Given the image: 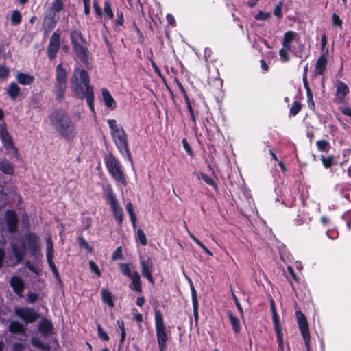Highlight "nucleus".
<instances>
[{
	"instance_id": "1",
	"label": "nucleus",
	"mask_w": 351,
	"mask_h": 351,
	"mask_svg": "<svg viewBox=\"0 0 351 351\" xmlns=\"http://www.w3.org/2000/svg\"><path fill=\"white\" fill-rule=\"evenodd\" d=\"M71 89L75 95L80 99L86 98L87 104L92 112H94V93L89 84L88 73L79 68L74 70L71 80Z\"/></svg>"
},
{
	"instance_id": "2",
	"label": "nucleus",
	"mask_w": 351,
	"mask_h": 351,
	"mask_svg": "<svg viewBox=\"0 0 351 351\" xmlns=\"http://www.w3.org/2000/svg\"><path fill=\"white\" fill-rule=\"evenodd\" d=\"M11 247L17 263L22 261L27 250L36 258H39L43 256L39 243V237L34 233L25 234L19 242H12Z\"/></svg>"
},
{
	"instance_id": "3",
	"label": "nucleus",
	"mask_w": 351,
	"mask_h": 351,
	"mask_svg": "<svg viewBox=\"0 0 351 351\" xmlns=\"http://www.w3.org/2000/svg\"><path fill=\"white\" fill-rule=\"evenodd\" d=\"M50 121L61 137L70 141L76 136L75 124L66 112L62 110L53 112L50 116Z\"/></svg>"
},
{
	"instance_id": "4",
	"label": "nucleus",
	"mask_w": 351,
	"mask_h": 351,
	"mask_svg": "<svg viewBox=\"0 0 351 351\" xmlns=\"http://www.w3.org/2000/svg\"><path fill=\"white\" fill-rule=\"evenodd\" d=\"M108 123L116 147L122 156H125L130 162H132V156L128 147L126 132L121 125L117 123V121L114 119H108Z\"/></svg>"
},
{
	"instance_id": "5",
	"label": "nucleus",
	"mask_w": 351,
	"mask_h": 351,
	"mask_svg": "<svg viewBox=\"0 0 351 351\" xmlns=\"http://www.w3.org/2000/svg\"><path fill=\"white\" fill-rule=\"evenodd\" d=\"M64 10L63 0H53L48 6L44 16L43 29L45 32H51L60 19V13Z\"/></svg>"
},
{
	"instance_id": "6",
	"label": "nucleus",
	"mask_w": 351,
	"mask_h": 351,
	"mask_svg": "<svg viewBox=\"0 0 351 351\" xmlns=\"http://www.w3.org/2000/svg\"><path fill=\"white\" fill-rule=\"evenodd\" d=\"M104 162L108 173L114 181L125 186L128 182L119 160L112 154H108L104 156Z\"/></svg>"
},
{
	"instance_id": "7",
	"label": "nucleus",
	"mask_w": 351,
	"mask_h": 351,
	"mask_svg": "<svg viewBox=\"0 0 351 351\" xmlns=\"http://www.w3.org/2000/svg\"><path fill=\"white\" fill-rule=\"evenodd\" d=\"M154 324L157 342L160 351H165L169 337L162 314L160 310L154 311Z\"/></svg>"
},
{
	"instance_id": "8",
	"label": "nucleus",
	"mask_w": 351,
	"mask_h": 351,
	"mask_svg": "<svg viewBox=\"0 0 351 351\" xmlns=\"http://www.w3.org/2000/svg\"><path fill=\"white\" fill-rule=\"evenodd\" d=\"M103 191L113 212L116 221L119 224L122 223L123 220V211L118 203L112 186L110 184L104 185L103 186Z\"/></svg>"
},
{
	"instance_id": "9",
	"label": "nucleus",
	"mask_w": 351,
	"mask_h": 351,
	"mask_svg": "<svg viewBox=\"0 0 351 351\" xmlns=\"http://www.w3.org/2000/svg\"><path fill=\"white\" fill-rule=\"evenodd\" d=\"M71 38L75 52L78 58L84 64H88V49L86 47V43L82 37V34L77 30L72 31Z\"/></svg>"
},
{
	"instance_id": "10",
	"label": "nucleus",
	"mask_w": 351,
	"mask_h": 351,
	"mask_svg": "<svg viewBox=\"0 0 351 351\" xmlns=\"http://www.w3.org/2000/svg\"><path fill=\"white\" fill-rule=\"evenodd\" d=\"M295 316L298 321V327L304 341L307 351H309L311 338L307 320L301 311H297L295 312Z\"/></svg>"
},
{
	"instance_id": "11",
	"label": "nucleus",
	"mask_w": 351,
	"mask_h": 351,
	"mask_svg": "<svg viewBox=\"0 0 351 351\" xmlns=\"http://www.w3.org/2000/svg\"><path fill=\"white\" fill-rule=\"evenodd\" d=\"M14 313L25 323H32L40 317L39 313L32 308H15Z\"/></svg>"
},
{
	"instance_id": "12",
	"label": "nucleus",
	"mask_w": 351,
	"mask_h": 351,
	"mask_svg": "<svg viewBox=\"0 0 351 351\" xmlns=\"http://www.w3.org/2000/svg\"><path fill=\"white\" fill-rule=\"evenodd\" d=\"M335 102L337 104L344 103L350 91L348 86L342 81L337 80L335 83Z\"/></svg>"
},
{
	"instance_id": "13",
	"label": "nucleus",
	"mask_w": 351,
	"mask_h": 351,
	"mask_svg": "<svg viewBox=\"0 0 351 351\" xmlns=\"http://www.w3.org/2000/svg\"><path fill=\"white\" fill-rule=\"evenodd\" d=\"M60 35L57 32L52 34L49 46L47 47V56L50 59H53L60 49Z\"/></svg>"
},
{
	"instance_id": "14",
	"label": "nucleus",
	"mask_w": 351,
	"mask_h": 351,
	"mask_svg": "<svg viewBox=\"0 0 351 351\" xmlns=\"http://www.w3.org/2000/svg\"><path fill=\"white\" fill-rule=\"evenodd\" d=\"M0 136L3 142V147L6 149V150L14 151L16 152L12 138L7 131L5 123L0 124Z\"/></svg>"
},
{
	"instance_id": "15",
	"label": "nucleus",
	"mask_w": 351,
	"mask_h": 351,
	"mask_svg": "<svg viewBox=\"0 0 351 351\" xmlns=\"http://www.w3.org/2000/svg\"><path fill=\"white\" fill-rule=\"evenodd\" d=\"M5 221L8 229L10 232H14L16 230L18 218L16 213L13 210H7L5 213Z\"/></svg>"
},
{
	"instance_id": "16",
	"label": "nucleus",
	"mask_w": 351,
	"mask_h": 351,
	"mask_svg": "<svg viewBox=\"0 0 351 351\" xmlns=\"http://www.w3.org/2000/svg\"><path fill=\"white\" fill-rule=\"evenodd\" d=\"M327 65V51H324L321 53L320 56L317 59L315 69H314V75H321L324 73L326 70Z\"/></svg>"
},
{
	"instance_id": "17",
	"label": "nucleus",
	"mask_w": 351,
	"mask_h": 351,
	"mask_svg": "<svg viewBox=\"0 0 351 351\" xmlns=\"http://www.w3.org/2000/svg\"><path fill=\"white\" fill-rule=\"evenodd\" d=\"M153 262L151 259L147 261H141V267L143 276L146 278L151 283H154V278L152 275V269L153 267Z\"/></svg>"
},
{
	"instance_id": "18",
	"label": "nucleus",
	"mask_w": 351,
	"mask_h": 351,
	"mask_svg": "<svg viewBox=\"0 0 351 351\" xmlns=\"http://www.w3.org/2000/svg\"><path fill=\"white\" fill-rule=\"evenodd\" d=\"M66 86L67 82H55L53 93L56 95V99L58 100L62 101L63 99Z\"/></svg>"
},
{
	"instance_id": "19",
	"label": "nucleus",
	"mask_w": 351,
	"mask_h": 351,
	"mask_svg": "<svg viewBox=\"0 0 351 351\" xmlns=\"http://www.w3.org/2000/svg\"><path fill=\"white\" fill-rule=\"evenodd\" d=\"M140 278L141 277L139 274L136 271H133L132 276L130 278L132 282L130 285V288L138 293L142 292V287Z\"/></svg>"
},
{
	"instance_id": "20",
	"label": "nucleus",
	"mask_w": 351,
	"mask_h": 351,
	"mask_svg": "<svg viewBox=\"0 0 351 351\" xmlns=\"http://www.w3.org/2000/svg\"><path fill=\"white\" fill-rule=\"evenodd\" d=\"M10 285L16 294L20 296L22 295L24 283L21 278L17 276L12 277L10 280Z\"/></svg>"
},
{
	"instance_id": "21",
	"label": "nucleus",
	"mask_w": 351,
	"mask_h": 351,
	"mask_svg": "<svg viewBox=\"0 0 351 351\" xmlns=\"http://www.w3.org/2000/svg\"><path fill=\"white\" fill-rule=\"evenodd\" d=\"M102 97L104 101L105 105L110 108L111 110H114L116 108V102L112 97L110 92L106 89H102Z\"/></svg>"
},
{
	"instance_id": "22",
	"label": "nucleus",
	"mask_w": 351,
	"mask_h": 351,
	"mask_svg": "<svg viewBox=\"0 0 351 351\" xmlns=\"http://www.w3.org/2000/svg\"><path fill=\"white\" fill-rule=\"evenodd\" d=\"M56 82H67V75L68 72L66 69L63 67L62 63L59 64L56 66Z\"/></svg>"
},
{
	"instance_id": "23",
	"label": "nucleus",
	"mask_w": 351,
	"mask_h": 351,
	"mask_svg": "<svg viewBox=\"0 0 351 351\" xmlns=\"http://www.w3.org/2000/svg\"><path fill=\"white\" fill-rule=\"evenodd\" d=\"M18 82L22 85H30L34 82V77L33 75L26 74L24 73H19L16 77Z\"/></svg>"
},
{
	"instance_id": "24",
	"label": "nucleus",
	"mask_w": 351,
	"mask_h": 351,
	"mask_svg": "<svg viewBox=\"0 0 351 351\" xmlns=\"http://www.w3.org/2000/svg\"><path fill=\"white\" fill-rule=\"evenodd\" d=\"M227 315L230 322V324L232 325V330H233L234 332L236 334L239 333V332L241 330V325H240L239 319L237 317H235L233 315V313L230 311H227Z\"/></svg>"
},
{
	"instance_id": "25",
	"label": "nucleus",
	"mask_w": 351,
	"mask_h": 351,
	"mask_svg": "<svg viewBox=\"0 0 351 351\" xmlns=\"http://www.w3.org/2000/svg\"><path fill=\"white\" fill-rule=\"evenodd\" d=\"M38 330L44 335H47L51 332L53 325L51 322L44 319L42 320L38 325Z\"/></svg>"
},
{
	"instance_id": "26",
	"label": "nucleus",
	"mask_w": 351,
	"mask_h": 351,
	"mask_svg": "<svg viewBox=\"0 0 351 351\" xmlns=\"http://www.w3.org/2000/svg\"><path fill=\"white\" fill-rule=\"evenodd\" d=\"M20 93V88L15 82H12L10 84L8 89L7 94L9 97H10L12 99H15Z\"/></svg>"
},
{
	"instance_id": "27",
	"label": "nucleus",
	"mask_w": 351,
	"mask_h": 351,
	"mask_svg": "<svg viewBox=\"0 0 351 351\" xmlns=\"http://www.w3.org/2000/svg\"><path fill=\"white\" fill-rule=\"evenodd\" d=\"M0 170L5 174L12 175L14 173V167L8 160L0 162Z\"/></svg>"
},
{
	"instance_id": "28",
	"label": "nucleus",
	"mask_w": 351,
	"mask_h": 351,
	"mask_svg": "<svg viewBox=\"0 0 351 351\" xmlns=\"http://www.w3.org/2000/svg\"><path fill=\"white\" fill-rule=\"evenodd\" d=\"M46 251H47L46 257H47V261L53 260L54 250H53V241H52L51 237H49L47 239Z\"/></svg>"
},
{
	"instance_id": "29",
	"label": "nucleus",
	"mask_w": 351,
	"mask_h": 351,
	"mask_svg": "<svg viewBox=\"0 0 351 351\" xmlns=\"http://www.w3.org/2000/svg\"><path fill=\"white\" fill-rule=\"evenodd\" d=\"M191 294H192V301H193V313L195 319L197 321L198 317V301H197V295L195 288L191 286Z\"/></svg>"
},
{
	"instance_id": "30",
	"label": "nucleus",
	"mask_w": 351,
	"mask_h": 351,
	"mask_svg": "<svg viewBox=\"0 0 351 351\" xmlns=\"http://www.w3.org/2000/svg\"><path fill=\"white\" fill-rule=\"evenodd\" d=\"M198 179L204 180L207 184L213 187L215 190L217 189V186L215 180L207 176L206 173L202 172H199L197 173Z\"/></svg>"
},
{
	"instance_id": "31",
	"label": "nucleus",
	"mask_w": 351,
	"mask_h": 351,
	"mask_svg": "<svg viewBox=\"0 0 351 351\" xmlns=\"http://www.w3.org/2000/svg\"><path fill=\"white\" fill-rule=\"evenodd\" d=\"M9 329L11 332H16L19 334H24L25 330L23 326L19 322L12 321L9 326Z\"/></svg>"
},
{
	"instance_id": "32",
	"label": "nucleus",
	"mask_w": 351,
	"mask_h": 351,
	"mask_svg": "<svg viewBox=\"0 0 351 351\" xmlns=\"http://www.w3.org/2000/svg\"><path fill=\"white\" fill-rule=\"evenodd\" d=\"M101 298H102L104 302L107 304L110 307L114 306V303L112 300L111 293L108 290H107L106 289H102Z\"/></svg>"
},
{
	"instance_id": "33",
	"label": "nucleus",
	"mask_w": 351,
	"mask_h": 351,
	"mask_svg": "<svg viewBox=\"0 0 351 351\" xmlns=\"http://www.w3.org/2000/svg\"><path fill=\"white\" fill-rule=\"evenodd\" d=\"M273 312H272V321L274 325V330L276 333L282 332V329L281 326L280 325V319L276 311V310L272 306Z\"/></svg>"
},
{
	"instance_id": "34",
	"label": "nucleus",
	"mask_w": 351,
	"mask_h": 351,
	"mask_svg": "<svg viewBox=\"0 0 351 351\" xmlns=\"http://www.w3.org/2000/svg\"><path fill=\"white\" fill-rule=\"evenodd\" d=\"M104 19L109 20L114 17V13L112 12L111 5L109 1H105L104 2Z\"/></svg>"
},
{
	"instance_id": "35",
	"label": "nucleus",
	"mask_w": 351,
	"mask_h": 351,
	"mask_svg": "<svg viewBox=\"0 0 351 351\" xmlns=\"http://www.w3.org/2000/svg\"><path fill=\"white\" fill-rule=\"evenodd\" d=\"M32 344L36 348H40L45 350H49V346L47 344H45L40 341L38 337H33L31 340Z\"/></svg>"
},
{
	"instance_id": "36",
	"label": "nucleus",
	"mask_w": 351,
	"mask_h": 351,
	"mask_svg": "<svg viewBox=\"0 0 351 351\" xmlns=\"http://www.w3.org/2000/svg\"><path fill=\"white\" fill-rule=\"evenodd\" d=\"M125 209L127 210V212L129 214V216H130V219L131 220V222L132 223V226L134 228L136 227V215L133 211V208H132V204L131 202H129L127 204L126 206H125Z\"/></svg>"
},
{
	"instance_id": "37",
	"label": "nucleus",
	"mask_w": 351,
	"mask_h": 351,
	"mask_svg": "<svg viewBox=\"0 0 351 351\" xmlns=\"http://www.w3.org/2000/svg\"><path fill=\"white\" fill-rule=\"evenodd\" d=\"M271 16V14L270 12H265L261 10H259L258 13L254 16V19L256 21H267Z\"/></svg>"
},
{
	"instance_id": "38",
	"label": "nucleus",
	"mask_w": 351,
	"mask_h": 351,
	"mask_svg": "<svg viewBox=\"0 0 351 351\" xmlns=\"http://www.w3.org/2000/svg\"><path fill=\"white\" fill-rule=\"evenodd\" d=\"M21 21V14L19 10H14L11 16V22L12 25H16Z\"/></svg>"
},
{
	"instance_id": "39",
	"label": "nucleus",
	"mask_w": 351,
	"mask_h": 351,
	"mask_svg": "<svg viewBox=\"0 0 351 351\" xmlns=\"http://www.w3.org/2000/svg\"><path fill=\"white\" fill-rule=\"evenodd\" d=\"M120 268L123 274L129 277L130 278L132 276V273L131 271V267L129 264L127 263H120Z\"/></svg>"
},
{
	"instance_id": "40",
	"label": "nucleus",
	"mask_w": 351,
	"mask_h": 351,
	"mask_svg": "<svg viewBox=\"0 0 351 351\" xmlns=\"http://www.w3.org/2000/svg\"><path fill=\"white\" fill-rule=\"evenodd\" d=\"M316 145L317 149L322 152H327L330 148L329 143L325 140L317 141L316 142Z\"/></svg>"
},
{
	"instance_id": "41",
	"label": "nucleus",
	"mask_w": 351,
	"mask_h": 351,
	"mask_svg": "<svg viewBox=\"0 0 351 351\" xmlns=\"http://www.w3.org/2000/svg\"><path fill=\"white\" fill-rule=\"evenodd\" d=\"M321 161L324 166L325 168L328 169L330 168L334 162V157L332 156H329L327 158L324 157L323 156H321Z\"/></svg>"
},
{
	"instance_id": "42",
	"label": "nucleus",
	"mask_w": 351,
	"mask_h": 351,
	"mask_svg": "<svg viewBox=\"0 0 351 351\" xmlns=\"http://www.w3.org/2000/svg\"><path fill=\"white\" fill-rule=\"evenodd\" d=\"M297 34L293 31H288L285 33L283 36V41L292 43L293 40L295 38Z\"/></svg>"
},
{
	"instance_id": "43",
	"label": "nucleus",
	"mask_w": 351,
	"mask_h": 351,
	"mask_svg": "<svg viewBox=\"0 0 351 351\" xmlns=\"http://www.w3.org/2000/svg\"><path fill=\"white\" fill-rule=\"evenodd\" d=\"M301 109H302L301 104L298 101H295V102H293V104H292V106L290 108L289 113L291 115L295 116L301 110Z\"/></svg>"
},
{
	"instance_id": "44",
	"label": "nucleus",
	"mask_w": 351,
	"mask_h": 351,
	"mask_svg": "<svg viewBox=\"0 0 351 351\" xmlns=\"http://www.w3.org/2000/svg\"><path fill=\"white\" fill-rule=\"evenodd\" d=\"M291 52V51L286 50L284 48H281L279 51V56L280 60L283 62H287L289 60V53Z\"/></svg>"
},
{
	"instance_id": "45",
	"label": "nucleus",
	"mask_w": 351,
	"mask_h": 351,
	"mask_svg": "<svg viewBox=\"0 0 351 351\" xmlns=\"http://www.w3.org/2000/svg\"><path fill=\"white\" fill-rule=\"evenodd\" d=\"M342 23L343 21L340 19L339 16L336 14L333 13L332 15V25L333 27H338L339 28L342 27Z\"/></svg>"
},
{
	"instance_id": "46",
	"label": "nucleus",
	"mask_w": 351,
	"mask_h": 351,
	"mask_svg": "<svg viewBox=\"0 0 351 351\" xmlns=\"http://www.w3.org/2000/svg\"><path fill=\"white\" fill-rule=\"evenodd\" d=\"M77 241L80 247L86 249L88 252H93V247L88 245L83 237H79Z\"/></svg>"
},
{
	"instance_id": "47",
	"label": "nucleus",
	"mask_w": 351,
	"mask_h": 351,
	"mask_svg": "<svg viewBox=\"0 0 351 351\" xmlns=\"http://www.w3.org/2000/svg\"><path fill=\"white\" fill-rule=\"evenodd\" d=\"M306 97H307L308 107L310 109L314 110L315 109V103L313 101V93L311 90V88H307V90H306Z\"/></svg>"
},
{
	"instance_id": "48",
	"label": "nucleus",
	"mask_w": 351,
	"mask_h": 351,
	"mask_svg": "<svg viewBox=\"0 0 351 351\" xmlns=\"http://www.w3.org/2000/svg\"><path fill=\"white\" fill-rule=\"evenodd\" d=\"M137 238L138 241L141 243L142 245H147V238L146 236L142 229H138L137 231Z\"/></svg>"
},
{
	"instance_id": "49",
	"label": "nucleus",
	"mask_w": 351,
	"mask_h": 351,
	"mask_svg": "<svg viewBox=\"0 0 351 351\" xmlns=\"http://www.w3.org/2000/svg\"><path fill=\"white\" fill-rule=\"evenodd\" d=\"M88 264H89V267H90V271L94 273L95 274L97 275V276L98 277H100L101 274V271H100V269L98 267V266L95 264V263L93 261H90L88 262Z\"/></svg>"
},
{
	"instance_id": "50",
	"label": "nucleus",
	"mask_w": 351,
	"mask_h": 351,
	"mask_svg": "<svg viewBox=\"0 0 351 351\" xmlns=\"http://www.w3.org/2000/svg\"><path fill=\"white\" fill-rule=\"evenodd\" d=\"M123 258V250L122 247H118L112 255V259L116 261Z\"/></svg>"
},
{
	"instance_id": "51",
	"label": "nucleus",
	"mask_w": 351,
	"mask_h": 351,
	"mask_svg": "<svg viewBox=\"0 0 351 351\" xmlns=\"http://www.w3.org/2000/svg\"><path fill=\"white\" fill-rule=\"evenodd\" d=\"M117 323L119 328H120V330L121 331V337L120 342L122 343L125 341V338L126 336V332H125V327H124V323L123 321H121V320H118L117 322Z\"/></svg>"
},
{
	"instance_id": "52",
	"label": "nucleus",
	"mask_w": 351,
	"mask_h": 351,
	"mask_svg": "<svg viewBox=\"0 0 351 351\" xmlns=\"http://www.w3.org/2000/svg\"><path fill=\"white\" fill-rule=\"evenodd\" d=\"M97 333L99 337L104 341H108L109 337L107 333L102 329L100 324L97 325Z\"/></svg>"
},
{
	"instance_id": "53",
	"label": "nucleus",
	"mask_w": 351,
	"mask_h": 351,
	"mask_svg": "<svg viewBox=\"0 0 351 351\" xmlns=\"http://www.w3.org/2000/svg\"><path fill=\"white\" fill-rule=\"evenodd\" d=\"M282 2L280 1L274 9V14L278 18L280 19L282 16Z\"/></svg>"
},
{
	"instance_id": "54",
	"label": "nucleus",
	"mask_w": 351,
	"mask_h": 351,
	"mask_svg": "<svg viewBox=\"0 0 351 351\" xmlns=\"http://www.w3.org/2000/svg\"><path fill=\"white\" fill-rule=\"evenodd\" d=\"M191 239L199 245L204 252L208 249L199 239H197L189 230H187Z\"/></svg>"
},
{
	"instance_id": "55",
	"label": "nucleus",
	"mask_w": 351,
	"mask_h": 351,
	"mask_svg": "<svg viewBox=\"0 0 351 351\" xmlns=\"http://www.w3.org/2000/svg\"><path fill=\"white\" fill-rule=\"evenodd\" d=\"M184 98L185 102L186 104L187 108L190 112L191 117L193 119V121H195L194 113H193V108H192V106H191V104L190 102L189 97L188 95H185V97H184Z\"/></svg>"
},
{
	"instance_id": "56",
	"label": "nucleus",
	"mask_w": 351,
	"mask_h": 351,
	"mask_svg": "<svg viewBox=\"0 0 351 351\" xmlns=\"http://www.w3.org/2000/svg\"><path fill=\"white\" fill-rule=\"evenodd\" d=\"M93 8L95 12L97 17H101L103 15L102 10L97 1H93Z\"/></svg>"
},
{
	"instance_id": "57",
	"label": "nucleus",
	"mask_w": 351,
	"mask_h": 351,
	"mask_svg": "<svg viewBox=\"0 0 351 351\" xmlns=\"http://www.w3.org/2000/svg\"><path fill=\"white\" fill-rule=\"evenodd\" d=\"M26 267L32 272L36 274H39L40 272V269L37 268L34 264H32L29 261L25 262Z\"/></svg>"
},
{
	"instance_id": "58",
	"label": "nucleus",
	"mask_w": 351,
	"mask_h": 351,
	"mask_svg": "<svg viewBox=\"0 0 351 351\" xmlns=\"http://www.w3.org/2000/svg\"><path fill=\"white\" fill-rule=\"evenodd\" d=\"M276 337H277L278 348L281 351H283V349H284L283 333L282 332H279V333H276Z\"/></svg>"
},
{
	"instance_id": "59",
	"label": "nucleus",
	"mask_w": 351,
	"mask_h": 351,
	"mask_svg": "<svg viewBox=\"0 0 351 351\" xmlns=\"http://www.w3.org/2000/svg\"><path fill=\"white\" fill-rule=\"evenodd\" d=\"M8 69L5 66L0 65V78H6L8 76Z\"/></svg>"
},
{
	"instance_id": "60",
	"label": "nucleus",
	"mask_w": 351,
	"mask_h": 351,
	"mask_svg": "<svg viewBox=\"0 0 351 351\" xmlns=\"http://www.w3.org/2000/svg\"><path fill=\"white\" fill-rule=\"evenodd\" d=\"M327 45V37L325 34L322 36L321 38V48H322V53L324 51H328L326 49V46Z\"/></svg>"
},
{
	"instance_id": "61",
	"label": "nucleus",
	"mask_w": 351,
	"mask_h": 351,
	"mask_svg": "<svg viewBox=\"0 0 351 351\" xmlns=\"http://www.w3.org/2000/svg\"><path fill=\"white\" fill-rule=\"evenodd\" d=\"M47 262L49 265V267L51 268V269L53 271V273L54 274V275L56 276H58V275H59L58 271L56 266L54 262L53 261V260L48 261Z\"/></svg>"
},
{
	"instance_id": "62",
	"label": "nucleus",
	"mask_w": 351,
	"mask_h": 351,
	"mask_svg": "<svg viewBox=\"0 0 351 351\" xmlns=\"http://www.w3.org/2000/svg\"><path fill=\"white\" fill-rule=\"evenodd\" d=\"M25 349V346L21 343H14L12 348V351H23Z\"/></svg>"
},
{
	"instance_id": "63",
	"label": "nucleus",
	"mask_w": 351,
	"mask_h": 351,
	"mask_svg": "<svg viewBox=\"0 0 351 351\" xmlns=\"http://www.w3.org/2000/svg\"><path fill=\"white\" fill-rule=\"evenodd\" d=\"M232 298L234 299V303L236 304V306H237V309L241 313V314H242L243 313V309H242L241 305L239 303V300L237 299V296L235 295V294L234 293H232Z\"/></svg>"
},
{
	"instance_id": "64",
	"label": "nucleus",
	"mask_w": 351,
	"mask_h": 351,
	"mask_svg": "<svg viewBox=\"0 0 351 351\" xmlns=\"http://www.w3.org/2000/svg\"><path fill=\"white\" fill-rule=\"evenodd\" d=\"M282 47L286 50H289L292 51L291 43L283 41L282 42Z\"/></svg>"
}]
</instances>
